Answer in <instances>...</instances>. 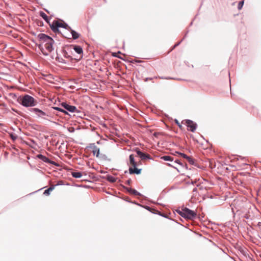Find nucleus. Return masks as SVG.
Here are the masks:
<instances>
[{
  "label": "nucleus",
  "instance_id": "nucleus-1",
  "mask_svg": "<svg viewBox=\"0 0 261 261\" xmlns=\"http://www.w3.org/2000/svg\"><path fill=\"white\" fill-rule=\"evenodd\" d=\"M40 44L38 47L43 55L47 56L51 53L53 49L54 40L50 37L44 34H40L38 35Z\"/></svg>",
  "mask_w": 261,
  "mask_h": 261
},
{
  "label": "nucleus",
  "instance_id": "nucleus-2",
  "mask_svg": "<svg viewBox=\"0 0 261 261\" xmlns=\"http://www.w3.org/2000/svg\"><path fill=\"white\" fill-rule=\"evenodd\" d=\"M17 101L25 107H33L37 104V101L33 97L27 94L23 96L18 97Z\"/></svg>",
  "mask_w": 261,
  "mask_h": 261
},
{
  "label": "nucleus",
  "instance_id": "nucleus-3",
  "mask_svg": "<svg viewBox=\"0 0 261 261\" xmlns=\"http://www.w3.org/2000/svg\"><path fill=\"white\" fill-rule=\"evenodd\" d=\"M49 25L52 31L54 32H58L59 28H63L67 30H71V28L62 20H54L52 23Z\"/></svg>",
  "mask_w": 261,
  "mask_h": 261
},
{
  "label": "nucleus",
  "instance_id": "nucleus-4",
  "mask_svg": "<svg viewBox=\"0 0 261 261\" xmlns=\"http://www.w3.org/2000/svg\"><path fill=\"white\" fill-rule=\"evenodd\" d=\"M184 213L185 214V215H184V218L185 219L193 220L196 217V213L189 208L184 207Z\"/></svg>",
  "mask_w": 261,
  "mask_h": 261
},
{
  "label": "nucleus",
  "instance_id": "nucleus-5",
  "mask_svg": "<svg viewBox=\"0 0 261 261\" xmlns=\"http://www.w3.org/2000/svg\"><path fill=\"white\" fill-rule=\"evenodd\" d=\"M134 150L137 153V155L142 160L152 159L151 156L149 154L143 152L139 148H135Z\"/></svg>",
  "mask_w": 261,
  "mask_h": 261
},
{
  "label": "nucleus",
  "instance_id": "nucleus-6",
  "mask_svg": "<svg viewBox=\"0 0 261 261\" xmlns=\"http://www.w3.org/2000/svg\"><path fill=\"white\" fill-rule=\"evenodd\" d=\"M188 130L192 132H194L197 127V124L192 120L187 119L185 120Z\"/></svg>",
  "mask_w": 261,
  "mask_h": 261
},
{
  "label": "nucleus",
  "instance_id": "nucleus-7",
  "mask_svg": "<svg viewBox=\"0 0 261 261\" xmlns=\"http://www.w3.org/2000/svg\"><path fill=\"white\" fill-rule=\"evenodd\" d=\"M30 111L34 113L39 117L44 118V116H47L46 114L44 112L38 108H32Z\"/></svg>",
  "mask_w": 261,
  "mask_h": 261
},
{
  "label": "nucleus",
  "instance_id": "nucleus-8",
  "mask_svg": "<svg viewBox=\"0 0 261 261\" xmlns=\"http://www.w3.org/2000/svg\"><path fill=\"white\" fill-rule=\"evenodd\" d=\"M88 150L92 152L94 155L98 157V149L94 144H91L88 147Z\"/></svg>",
  "mask_w": 261,
  "mask_h": 261
},
{
  "label": "nucleus",
  "instance_id": "nucleus-9",
  "mask_svg": "<svg viewBox=\"0 0 261 261\" xmlns=\"http://www.w3.org/2000/svg\"><path fill=\"white\" fill-rule=\"evenodd\" d=\"M123 188L127 192L131 194H133L136 196H142V194L135 189H133L130 188H128L126 187H123Z\"/></svg>",
  "mask_w": 261,
  "mask_h": 261
},
{
  "label": "nucleus",
  "instance_id": "nucleus-10",
  "mask_svg": "<svg viewBox=\"0 0 261 261\" xmlns=\"http://www.w3.org/2000/svg\"><path fill=\"white\" fill-rule=\"evenodd\" d=\"M62 106L65 109L71 112H74L76 110V108L75 106H70L66 103H62Z\"/></svg>",
  "mask_w": 261,
  "mask_h": 261
},
{
  "label": "nucleus",
  "instance_id": "nucleus-11",
  "mask_svg": "<svg viewBox=\"0 0 261 261\" xmlns=\"http://www.w3.org/2000/svg\"><path fill=\"white\" fill-rule=\"evenodd\" d=\"M38 157L45 163H47L50 164L55 165H57V164L55 162L50 161L47 158H46V156H45L42 154H39L38 155Z\"/></svg>",
  "mask_w": 261,
  "mask_h": 261
},
{
  "label": "nucleus",
  "instance_id": "nucleus-12",
  "mask_svg": "<svg viewBox=\"0 0 261 261\" xmlns=\"http://www.w3.org/2000/svg\"><path fill=\"white\" fill-rule=\"evenodd\" d=\"M141 169H138L136 167L134 168L129 167V172L130 174H140L141 172Z\"/></svg>",
  "mask_w": 261,
  "mask_h": 261
},
{
  "label": "nucleus",
  "instance_id": "nucleus-13",
  "mask_svg": "<svg viewBox=\"0 0 261 261\" xmlns=\"http://www.w3.org/2000/svg\"><path fill=\"white\" fill-rule=\"evenodd\" d=\"M129 160L130 164L133 167H137V164L135 161L134 156L133 154H130L129 156Z\"/></svg>",
  "mask_w": 261,
  "mask_h": 261
},
{
  "label": "nucleus",
  "instance_id": "nucleus-14",
  "mask_svg": "<svg viewBox=\"0 0 261 261\" xmlns=\"http://www.w3.org/2000/svg\"><path fill=\"white\" fill-rule=\"evenodd\" d=\"M72 47L75 51L78 54L81 55L83 54V49L81 46L77 45H73Z\"/></svg>",
  "mask_w": 261,
  "mask_h": 261
},
{
  "label": "nucleus",
  "instance_id": "nucleus-15",
  "mask_svg": "<svg viewBox=\"0 0 261 261\" xmlns=\"http://www.w3.org/2000/svg\"><path fill=\"white\" fill-rule=\"evenodd\" d=\"M161 159L166 161H173L174 158L170 155H164L161 157Z\"/></svg>",
  "mask_w": 261,
  "mask_h": 261
},
{
  "label": "nucleus",
  "instance_id": "nucleus-16",
  "mask_svg": "<svg viewBox=\"0 0 261 261\" xmlns=\"http://www.w3.org/2000/svg\"><path fill=\"white\" fill-rule=\"evenodd\" d=\"M55 185L50 186L49 188L44 191L43 194L47 196L49 195L50 194V193L55 189Z\"/></svg>",
  "mask_w": 261,
  "mask_h": 261
},
{
  "label": "nucleus",
  "instance_id": "nucleus-17",
  "mask_svg": "<svg viewBox=\"0 0 261 261\" xmlns=\"http://www.w3.org/2000/svg\"><path fill=\"white\" fill-rule=\"evenodd\" d=\"M68 30L71 32L73 39H76L79 38L80 36H79V34L77 32H76L74 30H72L71 29V30Z\"/></svg>",
  "mask_w": 261,
  "mask_h": 261
},
{
  "label": "nucleus",
  "instance_id": "nucleus-18",
  "mask_svg": "<svg viewBox=\"0 0 261 261\" xmlns=\"http://www.w3.org/2000/svg\"><path fill=\"white\" fill-rule=\"evenodd\" d=\"M71 175L75 178H80L82 176V174L80 172H72Z\"/></svg>",
  "mask_w": 261,
  "mask_h": 261
},
{
  "label": "nucleus",
  "instance_id": "nucleus-19",
  "mask_svg": "<svg viewBox=\"0 0 261 261\" xmlns=\"http://www.w3.org/2000/svg\"><path fill=\"white\" fill-rule=\"evenodd\" d=\"M40 15L41 17H42V18H43L47 23H49V18L48 16L46 15V14H45L43 12H40Z\"/></svg>",
  "mask_w": 261,
  "mask_h": 261
},
{
  "label": "nucleus",
  "instance_id": "nucleus-20",
  "mask_svg": "<svg viewBox=\"0 0 261 261\" xmlns=\"http://www.w3.org/2000/svg\"><path fill=\"white\" fill-rule=\"evenodd\" d=\"M107 179L111 182H115L116 181V178L115 177L110 175L107 176Z\"/></svg>",
  "mask_w": 261,
  "mask_h": 261
},
{
  "label": "nucleus",
  "instance_id": "nucleus-21",
  "mask_svg": "<svg viewBox=\"0 0 261 261\" xmlns=\"http://www.w3.org/2000/svg\"><path fill=\"white\" fill-rule=\"evenodd\" d=\"M176 211L180 216L184 218V215H185L184 213V207H182L181 210H176Z\"/></svg>",
  "mask_w": 261,
  "mask_h": 261
},
{
  "label": "nucleus",
  "instance_id": "nucleus-22",
  "mask_svg": "<svg viewBox=\"0 0 261 261\" xmlns=\"http://www.w3.org/2000/svg\"><path fill=\"white\" fill-rule=\"evenodd\" d=\"M187 160L191 165L196 166L195 160L194 159L188 156V158H187Z\"/></svg>",
  "mask_w": 261,
  "mask_h": 261
},
{
  "label": "nucleus",
  "instance_id": "nucleus-23",
  "mask_svg": "<svg viewBox=\"0 0 261 261\" xmlns=\"http://www.w3.org/2000/svg\"><path fill=\"white\" fill-rule=\"evenodd\" d=\"M153 214H158L162 217H165V218H168L167 216H163V214L159 211L157 210L153 209Z\"/></svg>",
  "mask_w": 261,
  "mask_h": 261
},
{
  "label": "nucleus",
  "instance_id": "nucleus-24",
  "mask_svg": "<svg viewBox=\"0 0 261 261\" xmlns=\"http://www.w3.org/2000/svg\"><path fill=\"white\" fill-rule=\"evenodd\" d=\"M153 214H158L162 217H165V218H168L167 216H163V214L159 211L157 210L153 209Z\"/></svg>",
  "mask_w": 261,
  "mask_h": 261
},
{
  "label": "nucleus",
  "instance_id": "nucleus-25",
  "mask_svg": "<svg viewBox=\"0 0 261 261\" xmlns=\"http://www.w3.org/2000/svg\"><path fill=\"white\" fill-rule=\"evenodd\" d=\"M244 5V1H241L239 2L238 5V9L239 10H241Z\"/></svg>",
  "mask_w": 261,
  "mask_h": 261
},
{
  "label": "nucleus",
  "instance_id": "nucleus-26",
  "mask_svg": "<svg viewBox=\"0 0 261 261\" xmlns=\"http://www.w3.org/2000/svg\"><path fill=\"white\" fill-rule=\"evenodd\" d=\"M187 33H188V32H187V33H186V35H185V37L183 38V39H182L181 41H180L179 42H178L176 43V44H175L174 45V46H173L172 49L175 48L176 47H177V46H178V45L181 43V42L182 41V40H183L185 39V38L186 37V35H187Z\"/></svg>",
  "mask_w": 261,
  "mask_h": 261
},
{
  "label": "nucleus",
  "instance_id": "nucleus-27",
  "mask_svg": "<svg viewBox=\"0 0 261 261\" xmlns=\"http://www.w3.org/2000/svg\"><path fill=\"white\" fill-rule=\"evenodd\" d=\"M174 164H177L179 165L182 167H184V164L178 159H176L174 161Z\"/></svg>",
  "mask_w": 261,
  "mask_h": 261
},
{
  "label": "nucleus",
  "instance_id": "nucleus-28",
  "mask_svg": "<svg viewBox=\"0 0 261 261\" xmlns=\"http://www.w3.org/2000/svg\"><path fill=\"white\" fill-rule=\"evenodd\" d=\"M176 153H178L180 156L184 158V159H187V158H188V156L184 153H181V152H176Z\"/></svg>",
  "mask_w": 261,
  "mask_h": 261
},
{
  "label": "nucleus",
  "instance_id": "nucleus-29",
  "mask_svg": "<svg viewBox=\"0 0 261 261\" xmlns=\"http://www.w3.org/2000/svg\"><path fill=\"white\" fill-rule=\"evenodd\" d=\"M143 207H144L146 210H147V211L151 212L153 213V209L154 208H152L151 207H150V206H147V205H145V206H143Z\"/></svg>",
  "mask_w": 261,
  "mask_h": 261
},
{
  "label": "nucleus",
  "instance_id": "nucleus-30",
  "mask_svg": "<svg viewBox=\"0 0 261 261\" xmlns=\"http://www.w3.org/2000/svg\"><path fill=\"white\" fill-rule=\"evenodd\" d=\"M99 158H100L103 160H107V156L106 155L102 154H100L99 152Z\"/></svg>",
  "mask_w": 261,
  "mask_h": 261
},
{
  "label": "nucleus",
  "instance_id": "nucleus-31",
  "mask_svg": "<svg viewBox=\"0 0 261 261\" xmlns=\"http://www.w3.org/2000/svg\"><path fill=\"white\" fill-rule=\"evenodd\" d=\"M197 193V189L196 188H194L192 190L193 197L196 196Z\"/></svg>",
  "mask_w": 261,
  "mask_h": 261
},
{
  "label": "nucleus",
  "instance_id": "nucleus-32",
  "mask_svg": "<svg viewBox=\"0 0 261 261\" xmlns=\"http://www.w3.org/2000/svg\"><path fill=\"white\" fill-rule=\"evenodd\" d=\"M54 109H55V110H57L60 111H61V112H63V113H66V112L65 110H63V109H61V108H58V107H54Z\"/></svg>",
  "mask_w": 261,
  "mask_h": 261
},
{
  "label": "nucleus",
  "instance_id": "nucleus-33",
  "mask_svg": "<svg viewBox=\"0 0 261 261\" xmlns=\"http://www.w3.org/2000/svg\"><path fill=\"white\" fill-rule=\"evenodd\" d=\"M158 77H159L160 79H171V78H170V77H160V76H159V77L155 76V77H154V78H155V79H157Z\"/></svg>",
  "mask_w": 261,
  "mask_h": 261
},
{
  "label": "nucleus",
  "instance_id": "nucleus-34",
  "mask_svg": "<svg viewBox=\"0 0 261 261\" xmlns=\"http://www.w3.org/2000/svg\"><path fill=\"white\" fill-rule=\"evenodd\" d=\"M168 166H171V167H173L174 168H175V169H177V170L178 172H179V171L178 170V169L176 167H175L173 165H172V164H168Z\"/></svg>",
  "mask_w": 261,
  "mask_h": 261
},
{
  "label": "nucleus",
  "instance_id": "nucleus-35",
  "mask_svg": "<svg viewBox=\"0 0 261 261\" xmlns=\"http://www.w3.org/2000/svg\"><path fill=\"white\" fill-rule=\"evenodd\" d=\"M153 79L152 77H146L145 79V82H147L148 81V80H152Z\"/></svg>",
  "mask_w": 261,
  "mask_h": 261
},
{
  "label": "nucleus",
  "instance_id": "nucleus-36",
  "mask_svg": "<svg viewBox=\"0 0 261 261\" xmlns=\"http://www.w3.org/2000/svg\"><path fill=\"white\" fill-rule=\"evenodd\" d=\"M130 182H131V179H128L126 181V184H127V185H130Z\"/></svg>",
  "mask_w": 261,
  "mask_h": 261
},
{
  "label": "nucleus",
  "instance_id": "nucleus-37",
  "mask_svg": "<svg viewBox=\"0 0 261 261\" xmlns=\"http://www.w3.org/2000/svg\"><path fill=\"white\" fill-rule=\"evenodd\" d=\"M176 124L178 125V126L180 127H181V125L180 124V123L178 122V121L177 120H175Z\"/></svg>",
  "mask_w": 261,
  "mask_h": 261
},
{
  "label": "nucleus",
  "instance_id": "nucleus-38",
  "mask_svg": "<svg viewBox=\"0 0 261 261\" xmlns=\"http://www.w3.org/2000/svg\"><path fill=\"white\" fill-rule=\"evenodd\" d=\"M197 187H200L199 189L202 190V186H200L199 184L197 185Z\"/></svg>",
  "mask_w": 261,
  "mask_h": 261
},
{
  "label": "nucleus",
  "instance_id": "nucleus-39",
  "mask_svg": "<svg viewBox=\"0 0 261 261\" xmlns=\"http://www.w3.org/2000/svg\"><path fill=\"white\" fill-rule=\"evenodd\" d=\"M196 181H195V180H194V181H193V180H191V184H192L194 185V184H196Z\"/></svg>",
  "mask_w": 261,
  "mask_h": 261
},
{
  "label": "nucleus",
  "instance_id": "nucleus-40",
  "mask_svg": "<svg viewBox=\"0 0 261 261\" xmlns=\"http://www.w3.org/2000/svg\"><path fill=\"white\" fill-rule=\"evenodd\" d=\"M130 203H135V204H137V205H139V206H141L140 204H138V203H137L136 202H135H135H132V201H130Z\"/></svg>",
  "mask_w": 261,
  "mask_h": 261
},
{
  "label": "nucleus",
  "instance_id": "nucleus-41",
  "mask_svg": "<svg viewBox=\"0 0 261 261\" xmlns=\"http://www.w3.org/2000/svg\"><path fill=\"white\" fill-rule=\"evenodd\" d=\"M125 200L126 201H128V202H130V201H129V198H128V197H126V198L125 199Z\"/></svg>",
  "mask_w": 261,
  "mask_h": 261
},
{
  "label": "nucleus",
  "instance_id": "nucleus-42",
  "mask_svg": "<svg viewBox=\"0 0 261 261\" xmlns=\"http://www.w3.org/2000/svg\"><path fill=\"white\" fill-rule=\"evenodd\" d=\"M12 96V97L14 98V97H16V96L15 94H11Z\"/></svg>",
  "mask_w": 261,
  "mask_h": 261
},
{
  "label": "nucleus",
  "instance_id": "nucleus-43",
  "mask_svg": "<svg viewBox=\"0 0 261 261\" xmlns=\"http://www.w3.org/2000/svg\"><path fill=\"white\" fill-rule=\"evenodd\" d=\"M116 54H117V53H113V56L114 57H117V56L116 55Z\"/></svg>",
  "mask_w": 261,
  "mask_h": 261
},
{
  "label": "nucleus",
  "instance_id": "nucleus-44",
  "mask_svg": "<svg viewBox=\"0 0 261 261\" xmlns=\"http://www.w3.org/2000/svg\"><path fill=\"white\" fill-rule=\"evenodd\" d=\"M99 108L101 109H102V110L105 109V108L103 107H102V106H99Z\"/></svg>",
  "mask_w": 261,
  "mask_h": 261
},
{
  "label": "nucleus",
  "instance_id": "nucleus-45",
  "mask_svg": "<svg viewBox=\"0 0 261 261\" xmlns=\"http://www.w3.org/2000/svg\"><path fill=\"white\" fill-rule=\"evenodd\" d=\"M99 124L103 125L104 126H106V124H103V123H100L99 122Z\"/></svg>",
  "mask_w": 261,
  "mask_h": 261
},
{
  "label": "nucleus",
  "instance_id": "nucleus-46",
  "mask_svg": "<svg viewBox=\"0 0 261 261\" xmlns=\"http://www.w3.org/2000/svg\"><path fill=\"white\" fill-rule=\"evenodd\" d=\"M98 81H99H99H100V82H103V81H102V80H99V79L98 80Z\"/></svg>",
  "mask_w": 261,
  "mask_h": 261
},
{
  "label": "nucleus",
  "instance_id": "nucleus-47",
  "mask_svg": "<svg viewBox=\"0 0 261 261\" xmlns=\"http://www.w3.org/2000/svg\"><path fill=\"white\" fill-rule=\"evenodd\" d=\"M99 172H100L101 173H103L102 171H101H101H99Z\"/></svg>",
  "mask_w": 261,
  "mask_h": 261
},
{
  "label": "nucleus",
  "instance_id": "nucleus-48",
  "mask_svg": "<svg viewBox=\"0 0 261 261\" xmlns=\"http://www.w3.org/2000/svg\"><path fill=\"white\" fill-rule=\"evenodd\" d=\"M98 98H99V100H100V99L102 98L101 97H100V96L98 97Z\"/></svg>",
  "mask_w": 261,
  "mask_h": 261
},
{
  "label": "nucleus",
  "instance_id": "nucleus-49",
  "mask_svg": "<svg viewBox=\"0 0 261 261\" xmlns=\"http://www.w3.org/2000/svg\"><path fill=\"white\" fill-rule=\"evenodd\" d=\"M163 216H167L166 214H163Z\"/></svg>",
  "mask_w": 261,
  "mask_h": 261
}]
</instances>
